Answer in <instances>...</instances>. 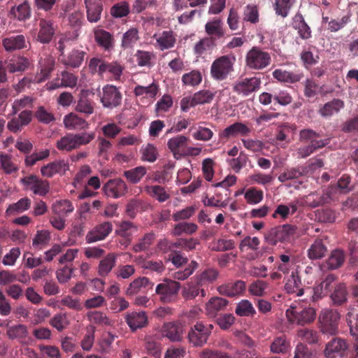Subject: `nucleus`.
<instances>
[{"label": "nucleus", "instance_id": "obj_1", "mask_svg": "<svg viewBox=\"0 0 358 358\" xmlns=\"http://www.w3.org/2000/svg\"><path fill=\"white\" fill-rule=\"evenodd\" d=\"M94 138V132L69 133L57 141L56 147L60 151L71 152L89 144Z\"/></svg>", "mask_w": 358, "mask_h": 358}, {"label": "nucleus", "instance_id": "obj_2", "mask_svg": "<svg viewBox=\"0 0 358 358\" xmlns=\"http://www.w3.org/2000/svg\"><path fill=\"white\" fill-rule=\"evenodd\" d=\"M235 61V57L231 55H223L215 59L210 66L212 78L217 81L227 79L234 71Z\"/></svg>", "mask_w": 358, "mask_h": 358}, {"label": "nucleus", "instance_id": "obj_3", "mask_svg": "<svg viewBox=\"0 0 358 358\" xmlns=\"http://www.w3.org/2000/svg\"><path fill=\"white\" fill-rule=\"evenodd\" d=\"M296 231L295 225L285 224L271 228L265 235V238L269 244L275 245L279 242H289Z\"/></svg>", "mask_w": 358, "mask_h": 358}, {"label": "nucleus", "instance_id": "obj_4", "mask_svg": "<svg viewBox=\"0 0 358 358\" xmlns=\"http://www.w3.org/2000/svg\"><path fill=\"white\" fill-rule=\"evenodd\" d=\"M271 57L259 47H252L246 54L245 64L252 70H262L271 64Z\"/></svg>", "mask_w": 358, "mask_h": 358}, {"label": "nucleus", "instance_id": "obj_5", "mask_svg": "<svg viewBox=\"0 0 358 358\" xmlns=\"http://www.w3.org/2000/svg\"><path fill=\"white\" fill-rule=\"evenodd\" d=\"M286 316L290 322L303 326L315 320L316 312L313 307L291 306L290 309L287 310Z\"/></svg>", "mask_w": 358, "mask_h": 358}, {"label": "nucleus", "instance_id": "obj_6", "mask_svg": "<svg viewBox=\"0 0 358 358\" xmlns=\"http://www.w3.org/2000/svg\"><path fill=\"white\" fill-rule=\"evenodd\" d=\"M340 318L341 315L336 310H322L319 316L321 331L324 334L335 335L338 332Z\"/></svg>", "mask_w": 358, "mask_h": 358}, {"label": "nucleus", "instance_id": "obj_7", "mask_svg": "<svg viewBox=\"0 0 358 358\" xmlns=\"http://www.w3.org/2000/svg\"><path fill=\"white\" fill-rule=\"evenodd\" d=\"M180 289V282L166 278L157 285L155 293L159 296L162 302L171 303L177 299Z\"/></svg>", "mask_w": 358, "mask_h": 358}, {"label": "nucleus", "instance_id": "obj_8", "mask_svg": "<svg viewBox=\"0 0 358 358\" xmlns=\"http://www.w3.org/2000/svg\"><path fill=\"white\" fill-rule=\"evenodd\" d=\"M100 101L104 108L113 109L121 105L122 95L119 89L113 85H106L99 94Z\"/></svg>", "mask_w": 358, "mask_h": 358}, {"label": "nucleus", "instance_id": "obj_9", "mask_svg": "<svg viewBox=\"0 0 358 358\" xmlns=\"http://www.w3.org/2000/svg\"><path fill=\"white\" fill-rule=\"evenodd\" d=\"M261 79L257 77L239 78L233 85V92L238 95L247 96L257 91L261 86Z\"/></svg>", "mask_w": 358, "mask_h": 358}, {"label": "nucleus", "instance_id": "obj_10", "mask_svg": "<svg viewBox=\"0 0 358 358\" xmlns=\"http://www.w3.org/2000/svg\"><path fill=\"white\" fill-rule=\"evenodd\" d=\"M21 184L33 192L34 194L45 196L50 191V183L46 180H42L36 175H30L20 179Z\"/></svg>", "mask_w": 358, "mask_h": 358}, {"label": "nucleus", "instance_id": "obj_11", "mask_svg": "<svg viewBox=\"0 0 358 358\" xmlns=\"http://www.w3.org/2000/svg\"><path fill=\"white\" fill-rule=\"evenodd\" d=\"M113 224L110 222H103L95 225L87 232L85 240L87 243H92L106 239L113 231Z\"/></svg>", "mask_w": 358, "mask_h": 358}, {"label": "nucleus", "instance_id": "obj_12", "mask_svg": "<svg viewBox=\"0 0 358 358\" xmlns=\"http://www.w3.org/2000/svg\"><path fill=\"white\" fill-rule=\"evenodd\" d=\"M251 132V129L249 128L246 124L236 122L223 130H222L219 134L220 141L222 142H226L231 138H234L238 136H246Z\"/></svg>", "mask_w": 358, "mask_h": 358}, {"label": "nucleus", "instance_id": "obj_13", "mask_svg": "<svg viewBox=\"0 0 358 358\" xmlns=\"http://www.w3.org/2000/svg\"><path fill=\"white\" fill-rule=\"evenodd\" d=\"M127 185L120 178L109 180L103 187L105 194L114 199L124 196L127 192Z\"/></svg>", "mask_w": 358, "mask_h": 358}, {"label": "nucleus", "instance_id": "obj_14", "mask_svg": "<svg viewBox=\"0 0 358 358\" xmlns=\"http://www.w3.org/2000/svg\"><path fill=\"white\" fill-rule=\"evenodd\" d=\"M124 320L133 332L146 327L148 323V316L144 311L127 313Z\"/></svg>", "mask_w": 358, "mask_h": 358}, {"label": "nucleus", "instance_id": "obj_15", "mask_svg": "<svg viewBox=\"0 0 358 358\" xmlns=\"http://www.w3.org/2000/svg\"><path fill=\"white\" fill-rule=\"evenodd\" d=\"M69 167V164L65 160H56L43 166L41 168V173L43 177L50 178L55 174H64Z\"/></svg>", "mask_w": 358, "mask_h": 358}, {"label": "nucleus", "instance_id": "obj_16", "mask_svg": "<svg viewBox=\"0 0 358 358\" xmlns=\"http://www.w3.org/2000/svg\"><path fill=\"white\" fill-rule=\"evenodd\" d=\"M348 348L347 343L341 338H334L329 341L325 347L324 354L327 358H336L342 355Z\"/></svg>", "mask_w": 358, "mask_h": 358}, {"label": "nucleus", "instance_id": "obj_17", "mask_svg": "<svg viewBox=\"0 0 358 358\" xmlns=\"http://www.w3.org/2000/svg\"><path fill=\"white\" fill-rule=\"evenodd\" d=\"M38 26L37 40L43 44L49 43L55 34L52 20L42 18L39 21Z\"/></svg>", "mask_w": 358, "mask_h": 358}, {"label": "nucleus", "instance_id": "obj_18", "mask_svg": "<svg viewBox=\"0 0 358 358\" xmlns=\"http://www.w3.org/2000/svg\"><path fill=\"white\" fill-rule=\"evenodd\" d=\"M205 31L208 37L213 38L214 41L222 38L224 36L223 22L220 18H213L205 24Z\"/></svg>", "mask_w": 358, "mask_h": 358}, {"label": "nucleus", "instance_id": "obj_19", "mask_svg": "<svg viewBox=\"0 0 358 358\" xmlns=\"http://www.w3.org/2000/svg\"><path fill=\"white\" fill-rule=\"evenodd\" d=\"M208 336L201 327L200 323L196 322L189 330L188 338L191 343L196 347H201L206 344L208 340Z\"/></svg>", "mask_w": 358, "mask_h": 358}, {"label": "nucleus", "instance_id": "obj_20", "mask_svg": "<svg viewBox=\"0 0 358 358\" xmlns=\"http://www.w3.org/2000/svg\"><path fill=\"white\" fill-rule=\"evenodd\" d=\"M273 76L281 83L294 84L299 82L303 78V73L299 71L292 72L278 69L273 72Z\"/></svg>", "mask_w": 358, "mask_h": 358}, {"label": "nucleus", "instance_id": "obj_21", "mask_svg": "<svg viewBox=\"0 0 358 358\" xmlns=\"http://www.w3.org/2000/svg\"><path fill=\"white\" fill-rule=\"evenodd\" d=\"M292 27L297 30L301 38L308 40L312 36L310 27L306 22L301 13H297L292 20Z\"/></svg>", "mask_w": 358, "mask_h": 358}, {"label": "nucleus", "instance_id": "obj_22", "mask_svg": "<svg viewBox=\"0 0 358 358\" xmlns=\"http://www.w3.org/2000/svg\"><path fill=\"white\" fill-rule=\"evenodd\" d=\"M153 38L156 39L159 49L164 51L174 47L176 42V34L173 31H164L159 34H155Z\"/></svg>", "mask_w": 358, "mask_h": 358}, {"label": "nucleus", "instance_id": "obj_23", "mask_svg": "<svg viewBox=\"0 0 358 358\" xmlns=\"http://www.w3.org/2000/svg\"><path fill=\"white\" fill-rule=\"evenodd\" d=\"M86 52L78 49H73L67 55L62 58L64 65L71 68H79L83 64Z\"/></svg>", "mask_w": 358, "mask_h": 358}, {"label": "nucleus", "instance_id": "obj_24", "mask_svg": "<svg viewBox=\"0 0 358 358\" xmlns=\"http://www.w3.org/2000/svg\"><path fill=\"white\" fill-rule=\"evenodd\" d=\"M245 289V282L243 280H237L234 282H229L219 286L217 291L221 295L231 297L241 294Z\"/></svg>", "mask_w": 358, "mask_h": 358}, {"label": "nucleus", "instance_id": "obj_25", "mask_svg": "<svg viewBox=\"0 0 358 358\" xmlns=\"http://www.w3.org/2000/svg\"><path fill=\"white\" fill-rule=\"evenodd\" d=\"M229 303L228 300L215 296L211 298L206 304V313L209 317H215L217 313L224 310Z\"/></svg>", "mask_w": 358, "mask_h": 358}, {"label": "nucleus", "instance_id": "obj_26", "mask_svg": "<svg viewBox=\"0 0 358 358\" xmlns=\"http://www.w3.org/2000/svg\"><path fill=\"white\" fill-rule=\"evenodd\" d=\"M7 336L12 340H17L22 343L27 342L28 339V329L24 324H15L10 326L6 329Z\"/></svg>", "mask_w": 358, "mask_h": 358}, {"label": "nucleus", "instance_id": "obj_27", "mask_svg": "<svg viewBox=\"0 0 358 358\" xmlns=\"http://www.w3.org/2000/svg\"><path fill=\"white\" fill-rule=\"evenodd\" d=\"M2 44L5 50L8 52L26 48L25 38L22 34L7 36L3 39Z\"/></svg>", "mask_w": 358, "mask_h": 358}, {"label": "nucleus", "instance_id": "obj_28", "mask_svg": "<svg viewBox=\"0 0 358 358\" xmlns=\"http://www.w3.org/2000/svg\"><path fill=\"white\" fill-rule=\"evenodd\" d=\"M219 276V271L213 268H207L194 275L195 282L200 285L213 284Z\"/></svg>", "mask_w": 358, "mask_h": 358}, {"label": "nucleus", "instance_id": "obj_29", "mask_svg": "<svg viewBox=\"0 0 358 358\" xmlns=\"http://www.w3.org/2000/svg\"><path fill=\"white\" fill-rule=\"evenodd\" d=\"M63 122L65 127L68 129L85 130L89 126L85 120L73 113L65 115Z\"/></svg>", "mask_w": 358, "mask_h": 358}, {"label": "nucleus", "instance_id": "obj_30", "mask_svg": "<svg viewBox=\"0 0 358 358\" xmlns=\"http://www.w3.org/2000/svg\"><path fill=\"white\" fill-rule=\"evenodd\" d=\"M87 9V18L90 22H97L103 10L101 3L94 0H84Z\"/></svg>", "mask_w": 358, "mask_h": 358}, {"label": "nucleus", "instance_id": "obj_31", "mask_svg": "<svg viewBox=\"0 0 358 358\" xmlns=\"http://www.w3.org/2000/svg\"><path fill=\"white\" fill-rule=\"evenodd\" d=\"M182 334V326L176 322H167L162 327V335L171 341H179Z\"/></svg>", "mask_w": 358, "mask_h": 358}, {"label": "nucleus", "instance_id": "obj_32", "mask_svg": "<svg viewBox=\"0 0 358 358\" xmlns=\"http://www.w3.org/2000/svg\"><path fill=\"white\" fill-rule=\"evenodd\" d=\"M290 348V342L284 334L275 336L270 344V351L274 354H285Z\"/></svg>", "mask_w": 358, "mask_h": 358}, {"label": "nucleus", "instance_id": "obj_33", "mask_svg": "<svg viewBox=\"0 0 358 358\" xmlns=\"http://www.w3.org/2000/svg\"><path fill=\"white\" fill-rule=\"evenodd\" d=\"M6 66L10 73L22 72L29 66V61L27 58L20 56H14L8 60H5Z\"/></svg>", "mask_w": 358, "mask_h": 358}, {"label": "nucleus", "instance_id": "obj_34", "mask_svg": "<svg viewBox=\"0 0 358 358\" xmlns=\"http://www.w3.org/2000/svg\"><path fill=\"white\" fill-rule=\"evenodd\" d=\"M117 255L115 253H108L103 257L99 264L97 268L98 274L101 277H105L112 271L115 266Z\"/></svg>", "mask_w": 358, "mask_h": 358}, {"label": "nucleus", "instance_id": "obj_35", "mask_svg": "<svg viewBox=\"0 0 358 358\" xmlns=\"http://www.w3.org/2000/svg\"><path fill=\"white\" fill-rule=\"evenodd\" d=\"M308 173L307 168L303 166L287 169L278 176V180L285 182L289 180L298 179Z\"/></svg>", "mask_w": 358, "mask_h": 358}, {"label": "nucleus", "instance_id": "obj_36", "mask_svg": "<svg viewBox=\"0 0 358 358\" xmlns=\"http://www.w3.org/2000/svg\"><path fill=\"white\" fill-rule=\"evenodd\" d=\"M189 138L183 135H178L177 136L170 138L167 142V146L173 152L174 157L177 158V155H180V150L185 148L187 145Z\"/></svg>", "mask_w": 358, "mask_h": 358}, {"label": "nucleus", "instance_id": "obj_37", "mask_svg": "<svg viewBox=\"0 0 358 358\" xmlns=\"http://www.w3.org/2000/svg\"><path fill=\"white\" fill-rule=\"evenodd\" d=\"M94 38L97 44L105 50H110L113 47V37L108 31L99 29L94 32Z\"/></svg>", "mask_w": 358, "mask_h": 358}, {"label": "nucleus", "instance_id": "obj_38", "mask_svg": "<svg viewBox=\"0 0 358 358\" xmlns=\"http://www.w3.org/2000/svg\"><path fill=\"white\" fill-rule=\"evenodd\" d=\"M10 14L19 21H25L31 17V8L28 1H25L10 9Z\"/></svg>", "mask_w": 358, "mask_h": 358}, {"label": "nucleus", "instance_id": "obj_39", "mask_svg": "<svg viewBox=\"0 0 358 358\" xmlns=\"http://www.w3.org/2000/svg\"><path fill=\"white\" fill-rule=\"evenodd\" d=\"M327 252V246L322 239H316L308 250V256L310 259H319L324 257Z\"/></svg>", "mask_w": 358, "mask_h": 358}, {"label": "nucleus", "instance_id": "obj_40", "mask_svg": "<svg viewBox=\"0 0 358 358\" xmlns=\"http://www.w3.org/2000/svg\"><path fill=\"white\" fill-rule=\"evenodd\" d=\"M198 229V226L192 222H181L175 224L171 231L173 236H180L183 234L192 235Z\"/></svg>", "mask_w": 358, "mask_h": 358}, {"label": "nucleus", "instance_id": "obj_41", "mask_svg": "<svg viewBox=\"0 0 358 358\" xmlns=\"http://www.w3.org/2000/svg\"><path fill=\"white\" fill-rule=\"evenodd\" d=\"M296 0H274L273 10L277 15L283 18L287 17Z\"/></svg>", "mask_w": 358, "mask_h": 358}, {"label": "nucleus", "instance_id": "obj_42", "mask_svg": "<svg viewBox=\"0 0 358 358\" xmlns=\"http://www.w3.org/2000/svg\"><path fill=\"white\" fill-rule=\"evenodd\" d=\"M31 199L28 197L22 198L17 202L9 205L6 213L8 215L21 213L28 210L31 206Z\"/></svg>", "mask_w": 358, "mask_h": 358}, {"label": "nucleus", "instance_id": "obj_43", "mask_svg": "<svg viewBox=\"0 0 358 358\" xmlns=\"http://www.w3.org/2000/svg\"><path fill=\"white\" fill-rule=\"evenodd\" d=\"M148 286L152 287L153 286V283H152L148 278H138L129 284L127 289L126 294L128 296H133L138 293L142 287H147Z\"/></svg>", "mask_w": 358, "mask_h": 358}, {"label": "nucleus", "instance_id": "obj_44", "mask_svg": "<svg viewBox=\"0 0 358 358\" xmlns=\"http://www.w3.org/2000/svg\"><path fill=\"white\" fill-rule=\"evenodd\" d=\"M159 91L158 85L152 83L147 87L136 85L134 90V93L136 96H143L144 98L154 99Z\"/></svg>", "mask_w": 358, "mask_h": 358}, {"label": "nucleus", "instance_id": "obj_45", "mask_svg": "<svg viewBox=\"0 0 358 358\" xmlns=\"http://www.w3.org/2000/svg\"><path fill=\"white\" fill-rule=\"evenodd\" d=\"M0 169L5 174L10 175L18 171V166L12 160V157L0 152Z\"/></svg>", "mask_w": 358, "mask_h": 358}, {"label": "nucleus", "instance_id": "obj_46", "mask_svg": "<svg viewBox=\"0 0 358 358\" xmlns=\"http://www.w3.org/2000/svg\"><path fill=\"white\" fill-rule=\"evenodd\" d=\"M88 320L99 326H111L113 322L108 317L106 313L101 311H90L87 313Z\"/></svg>", "mask_w": 358, "mask_h": 358}, {"label": "nucleus", "instance_id": "obj_47", "mask_svg": "<svg viewBox=\"0 0 358 358\" xmlns=\"http://www.w3.org/2000/svg\"><path fill=\"white\" fill-rule=\"evenodd\" d=\"M146 191L150 196L162 203L170 198L169 194L165 188L160 185H152L146 187Z\"/></svg>", "mask_w": 358, "mask_h": 358}, {"label": "nucleus", "instance_id": "obj_48", "mask_svg": "<svg viewBox=\"0 0 358 358\" xmlns=\"http://www.w3.org/2000/svg\"><path fill=\"white\" fill-rule=\"evenodd\" d=\"M331 299L333 303L336 306H341L347 301V290L345 284L339 283L335 287L331 294Z\"/></svg>", "mask_w": 358, "mask_h": 358}, {"label": "nucleus", "instance_id": "obj_49", "mask_svg": "<svg viewBox=\"0 0 358 358\" xmlns=\"http://www.w3.org/2000/svg\"><path fill=\"white\" fill-rule=\"evenodd\" d=\"M345 259L344 252L341 250H334L327 259V265L330 269H336L341 266Z\"/></svg>", "mask_w": 358, "mask_h": 358}, {"label": "nucleus", "instance_id": "obj_50", "mask_svg": "<svg viewBox=\"0 0 358 358\" xmlns=\"http://www.w3.org/2000/svg\"><path fill=\"white\" fill-rule=\"evenodd\" d=\"M94 102L88 99L87 96H82L78 101L76 110L87 115L92 114L94 111Z\"/></svg>", "mask_w": 358, "mask_h": 358}, {"label": "nucleus", "instance_id": "obj_51", "mask_svg": "<svg viewBox=\"0 0 358 358\" xmlns=\"http://www.w3.org/2000/svg\"><path fill=\"white\" fill-rule=\"evenodd\" d=\"M156 238V235L154 232H149L145 234L139 242L133 246V251L134 252H140L145 251L149 249L150 245H152Z\"/></svg>", "mask_w": 358, "mask_h": 358}, {"label": "nucleus", "instance_id": "obj_52", "mask_svg": "<svg viewBox=\"0 0 358 358\" xmlns=\"http://www.w3.org/2000/svg\"><path fill=\"white\" fill-rule=\"evenodd\" d=\"M344 103L343 101L334 99L332 101L324 104L320 109V114L324 117L331 116L335 113H338L341 108H343Z\"/></svg>", "mask_w": 358, "mask_h": 358}, {"label": "nucleus", "instance_id": "obj_53", "mask_svg": "<svg viewBox=\"0 0 358 358\" xmlns=\"http://www.w3.org/2000/svg\"><path fill=\"white\" fill-rule=\"evenodd\" d=\"M184 85L196 87L202 81V75L199 70H192L182 75L181 78Z\"/></svg>", "mask_w": 358, "mask_h": 358}, {"label": "nucleus", "instance_id": "obj_54", "mask_svg": "<svg viewBox=\"0 0 358 358\" xmlns=\"http://www.w3.org/2000/svg\"><path fill=\"white\" fill-rule=\"evenodd\" d=\"M243 21L257 24L259 22V10L255 4H248L243 8Z\"/></svg>", "mask_w": 358, "mask_h": 358}, {"label": "nucleus", "instance_id": "obj_55", "mask_svg": "<svg viewBox=\"0 0 358 358\" xmlns=\"http://www.w3.org/2000/svg\"><path fill=\"white\" fill-rule=\"evenodd\" d=\"M215 46H216V41L213 38L205 37L195 44L194 51L196 55H202Z\"/></svg>", "mask_w": 358, "mask_h": 358}, {"label": "nucleus", "instance_id": "obj_56", "mask_svg": "<svg viewBox=\"0 0 358 358\" xmlns=\"http://www.w3.org/2000/svg\"><path fill=\"white\" fill-rule=\"evenodd\" d=\"M235 313L241 317H250L256 314V310L248 300H242L236 308Z\"/></svg>", "mask_w": 358, "mask_h": 358}, {"label": "nucleus", "instance_id": "obj_57", "mask_svg": "<svg viewBox=\"0 0 358 358\" xmlns=\"http://www.w3.org/2000/svg\"><path fill=\"white\" fill-rule=\"evenodd\" d=\"M346 322L350 329V335L358 342V314L348 312L345 316Z\"/></svg>", "mask_w": 358, "mask_h": 358}, {"label": "nucleus", "instance_id": "obj_58", "mask_svg": "<svg viewBox=\"0 0 358 358\" xmlns=\"http://www.w3.org/2000/svg\"><path fill=\"white\" fill-rule=\"evenodd\" d=\"M244 198L249 204H257L263 200L264 192L262 189L250 187L245 192Z\"/></svg>", "mask_w": 358, "mask_h": 358}, {"label": "nucleus", "instance_id": "obj_59", "mask_svg": "<svg viewBox=\"0 0 358 358\" xmlns=\"http://www.w3.org/2000/svg\"><path fill=\"white\" fill-rule=\"evenodd\" d=\"M138 39V30L135 28H131L123 34L122 47L124 49L132 48Z\"/></svg>", "mask_w": 358, "mask_h": 358}, {"label": "nucleus", "instance_id": "obj_60", "mask_svg": "<svg viewBox=\"0 0 358 358\" xmlns=\"http://www.w3.org/2000/svg\"><path fill=\"white\" fill-rule=\"evenodd\" d=\"M136 62L139 66H152V60L155 58V54L152 52L138 50L135 54Z\"/></svg>", "mask_w": 358, "mask_h": 358}, {"label": "nucleus", "instance_id": "obj_61", "mask_svg": "<svg viewBox=\"0 0 358 358\" xmlns=\"http://www.w3.org/2000/svg\"><path fill=\"white\" fill-rule=\"evenodd\" d=\"M216 92L208 90H200L194 94V102L196 105L210 103L215 96Z\"/></svg>", "mask_w": 358, "mask_h": 358}, {"label": "nucleus", "instance_id": "obj_62", "mask_svg": "<svg viewBox=\"0 0 358 358\" xmlns=\"http://www.w3.org/2000/svg\"><path fill=\"white\" fill-rule=\"evenodd\" d=\"M130 12L129 5L127 1H120L114 4L110 8V14L115 18L126 17Z\"/></svg>", "mask_w": 358, "mask_h": 358}, {"label": "nucleus", "instance_id": "obj_63", "mask_svg": "<svg viewBox=\"0 0 358 358\" xmlns=\"http://www.w3.org/2000/svg\"><path fill=\"white\" fill-rule=\"evenodd\" d=\"M147 171L144 166H138L124 172V176L132 183L138 182L145 175Z\"/></svg>", "mask_w": 358, "mask_h": 358}, {"label": "nucleus", "instance_id": "obj_64", "mask_svg": "<svg viewBox=\"0 0 358 358\" xmlns=\"http://www.w3.org/2000/svg\"><path fill=\"white\" fill-rule=\"evenodd\" d=\"M55 214L66 215L72 213L74 210L72 203L69 200H61L57 201L52 207Z\"/></svg>", "mask_w": 358, "mask_h": 358}]
</instances>
